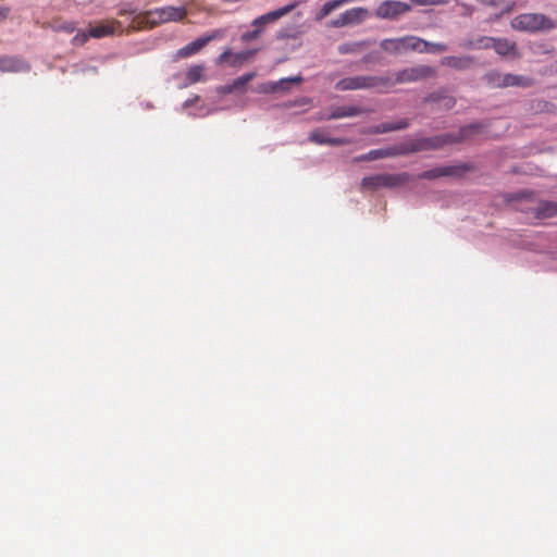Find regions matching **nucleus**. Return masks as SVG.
<instances>
[{
  "label": "nucleus",
  "mask_w": 557,
  "mask_h": 557,
  "mask_svg": "<svg viewBox=\"0 0 557 557\" xmlns=\"http://www.w3.org/2000/svg\"><path fill=\"white\" fill-rule=\"evenodd\" d=\"M476 127L478 126L475 124L461 127L458 135L443 134L433 137L410 138L403 143L405 154L428 150H436L444 147L445 145L458 143L467 138L471 133H473L476 129Z\"/></svg>",
  "instance_id": "obj_1"
},
{
  "label": "nucleus",
  "mask_w": 557,
  "mask_h": 557,
  "mask_svg": "<svg viewBox=\"0 0 557 557\" xmlns=\"http://www.w3.org/2000/svg\"><path fill=\"white\" fill-rule=\"evenodd\" d=\"M556 22L542 13H523L513 17L510 26L519 32H548L556 27Z\"/></svg>",
  "instance_id": "obj_2"
},
{
  "label": "nucleus",
  "mask_w": 557,
  "mask_h": 557,
  "mask_svg": "<svg viewBox=\"0 0 557 557\" xmlns=\"http://www.w3.org/2000/svg\"><path fill=\"white\" fill-rule=\"evenodd\" d=\"M411 178V175L406 172L398 174L381 173L363 177L361 181V188L367 190L395 188L409 183Z\"/></svg>",
  "instance_id": "obj_3"
},
{
  "label": "nucleus",
  "mask_w": 557,
  "mask_h": 557,
  "mask_svg": "<svg viewBox=\"0 0 557 557\" xmlns=\"http://www.w3.org/2000/svg\"><path fill=\"white\" fill-rule=\"evenodd\" d=\"M391 83L388 77L359 75L345 77L335 84V89L339 91L372 89L380 86H387Z\"/></svg>",
  "instance_id": "obj_4"
},
{
  "label": "nucleus",
  "mask_w": 557,
  "mask_h": 557,
  "mask_svg": "<svg viewBox=\"0 0 557 557\" xmlns=\"http://www.w3.org/2000/svg\"><path fill=\"white\" fill-rule=\"evenodd\" d=\"M187 15L185 7H163L144 13L143 18L150 27L161 23L178 22Z\"/></svg>",
  "instance_id": "obj_5"
},
{
  "label": "nucleus",
  "mask_w": 557,
  "mask_h": 557,
  "mask_svg": "<svg viewBox=\"0 0 557 557\" xmlns=\"http://www.w3.org/2000/svg\"><path fill=\"white\" fill-rule=\"evenodd\" d=\"M422 42H423V39L412 36V35H407V36L399 37V38L383 39L380 42V47L382 50H384L385 52H387L389 54L398 55L408 50L422 51L423 50V49H421Z\"/></svg>",
  "instance_id": "obj_6"
},
{
  "label": "nucleus",
  "mask_w": 557,
  "mask_h": 557,
  "mask_svg": "<svg viewBox=\"0 0 557 557\" xmlns=\"http://www.w3.org/2000/svg\"><path fill=\"white\" fill-rule=\"evenodd\" d=\"M435 75V70L429 65H417L412 67H406L395 72L392 76H387L391 83L387 86H394L396 84L414 83L422 79L430 78Z\"/></svg>",
  "instance_id": "obj_7"
},
{
  "label": "nucleus",
  "mask_w": 557,
  "mask_h": 557,
  "mask_svg": "<svg viewBox=\"0 0 557 557\" xmlns=\"http://www.w3.org/2000/svg\"><path fill=\"white\" fill-rule=\"evenodd\" d=\"M224 30L223 29H215L211 34L199 37L195 39L194 41L189 42L188 45L182 47L176 52V58L184 59L189 58L197 52H199L202 48H205L209 42L221 39L224 37Z\"/></svg>",
  "instance_id": "obj_8"
},
{
  "label": "nucleus",
  "mask_w": 557,
  "mask_h": 557,
  "mask_svg": "<svg viewBox=\"0 0 557 557\" xmlns=\"http://www.w3.org/2000/svg\"><path fill=\"white\" fill-rule=\"evenodd\" d=\"M411 10V5L406 2L396 1V0H387L382 2L375 10V15L379 18L384 20H396L400 15L409 12Z\"/></svg>",
  "instance_id": "obj_9"
},
{
  "label": "nucleus",
  "mask_w": 557,
  "mask_h": 557,
  "mask_svg": "<svg viewBox=\"0 0 557 557\" xmlns=\"http://www.w3.org/2000/svg\"><path fill=\"white\" fill-rule=\"evenodd\" d=\"M297 5H298V2H292V3L286 4L277 10L268 12V13L257 17L256 20H253L252 26L260 27L262 29L263 26H265L267 24L273 23V22L277 21L278 18L283 17L284 15L288 14L289 12H292Z\"/></svg>",
  "instance_id": "obj_10"
},
{
  "label": "nucleus",
  "mask_w": 557,
  "mask_h": 557,
  "mask_svg": "<svg viewBox=\"0 0 557 557\" xmlns=\"http://www.w3.org/2000/svg\"><path fill=\"white\" fill-rule=\"evenodd\" d=\"M366 14L367 10L354 8L342 13L336 20L331 22V25L333 27H344L349 24H357L363 20Z\"/></svg>",
  "instance_id": "obj_11"
},
{
  "label": "nucleus",
  "mask_w": 557,
  "mask_h": 557,
  "mask_svg": "<svg viewBox=\"0 0 557 557\" xmlns=\"http://www.w3.org/2000/svg\"><path fill=\"white\" fill-rule=\"evenodd\" d=\"M302 82L301 76L285 77L277 82H265L257 87V91L260 94H272L281 89H285L284 85L287 83L299 84Z\"/></svg>",
  "instance_id": "obj_12"
},
{
  "label": "nucleus",
  "mask_w": 557,
  "mask_h": 557,
  "mask_svg": "<svg viewBox=\"0 0 557 557\" xmlns=\"http://www.w3.org/2000/svg\"><path fill=\"white\" fill-rule=\"evenodd\" d=\"M474 62V58L471 55L455 57L448 55L442 59L441 63L445 66L463 71L471 67Z\"/></svg>",
  "instance_id": "obj_13"
},
{
  "label": "nucleus",
  "mask_w": 557,
  "mask_h": 557,
  "mask_svg": "<svg viewBox=\"0 0 557 557\" xmlns=\"http://www.w3.org/2000/svg\"><path fill=\"white\" fill-rule=\"evenodd\" d=\"M532 212L534 218L540 220L557 216V202L541 201L532 209Z\"/></svg>",
  "instance_id": "obj_14"
},
{
  "label": "nucleus",
  "mask_w": 557,
  "mask_h": 557,
  "mask_svg": "<svg viewBox=\"0 0 557 557\" xmlns=\"http://www.w3.org/2000/svg\"><path fill=\"white\" fill-rule=\"evenodd\" d=\"M493 41H494V37L480 36L475 39L465 40L460 46L467 50H473V49L486 50V49L492 48Z\"/></svg>",
  "instance_id": "obj_15"
},
{
  "label": "nucleus",
  "mask_w": 557,
  "mask_h": 557,
  "mask_svg": "<svg viewBox=\"0 0 557 557\" xmlns=\"http://www.w3.org/2000/svg\"><path fill=\"white\" fill-rule=\"evenodd\" d=\"M503 88L506 87H530L533 81L530 77L515 74H503Z\"/></svg>",
  "instance_id": "obj_16"
},
{
  "label": "nucleus",
  "mask_w": 557,
  "mask_h": 557,
  "mask_svg": "<svg viewBox=\"0 0 557 557\" xmlns=\"http://www.w3.org/2000/svg\"><path fill=\"white\" fill-rule=\"evenodd\" d=\"M362 113V110L356 106H343L337 107L331 111L327 115V120H336L349 116H356Z\"/></svg>",
  "instance_id": "obj_17"
},
{
  "label": "nucleus",
  "mask_w": 557,
  "mask_h": 557,
  "mask_svg": "<svg viewBox=\"0 0 557 557\" xmlns=\"http://www.w3.org/2000/svg\"><path fill=\"white\" fill-rule=\"evenodd\" d=\"M119 26L120 23L116 21L108 22V23H101L94 27H90L89 35L94 38H101L109 35H112L115 30V26Z\"/></svg>",
  "instance_id": "obj_18"
},
{
  "label": "nucleus",
  "mask_w": 557,
  "mask_h": 557,
  "mask_svg": "<svg viewBox=\"0 0 557 557\" xmlns=\"http://www.w3.org/2000/svg\"><path fill=\"white\" fill-rule=\"evenodd\" d=\"M26 69L25 63L13 57H1L0 58V72H20Z\"/></svg>",
  "instance_id": "obj_19"
},
{
  "label": "nucleus",
  "mask_w": 557,
  "mask_h": 557,
  "mask_svg": "<svg viewBox=\"0 0 557 557\" xmlns=\"http://www.w3.org/2000/svg\"><path fill=\"white\" fill-rule=\"evenodd\" d=\"M516 42L510 41L507 38H495L492 48L495 52L502 57L508 55L516 51Z\"/></svg>",
  "instance_id": "obj_20"
},
{
  "label": "nucleus",
  "mask_w": 557,
  "mask_h": 557,
  "mask_svg": "<svg viewBox=\"0 0 557 557\" xmlns=\"http://www.w3.org/2000/svg\"><path fill=\"white\" fill-rule=\"evenodd\" d=\"M480 2L484 5L492 7V8H498L502 4H504L503 10L498 14H496L494 17H491L488 20V22L496 21V20L500 18L504 14L510 13L516 5L515 1L505 3L503 0H481Z\"/></svg>",
  "instance_id": "obj_21"
},
{
  "label": "nucleus",
  "mask_w": 557,
  "mask_h": 557,
  "mask_svg": "<svg viewBox=\"0 0 557 557\" xmlns=\"http://www.w3.org/2000/svg\"><path fill=\"white\" fill-rule=\"evenodd\" d=\"M119 15L120 16H125V15H136L134 21H133V27H140L141 24L145 23V20L143 18V15L141 13H138L137 12V9L134 8L132 4L129 3H125L123 4V7L120 9L119 11Z\"/></svg>",
  "instance_id": "obj_22"
},
{
  "label": "nucleus",
  "mask_w": 557,
  "mask_h": 557,
  "mask_svg": "<svg viewBox=\"0 0 557 557\" xmlns=\"http://www.w3.org/2000/svg\"><path fill=\"white\" fill-rule=\"evenodd\" d=\"M469 170H470V166L465 163L457 164V165L442 166L443 176L460 177Z\"/></svg>",
  "instance_id": "obj_23"
},
{
  "label": "nucleus",
  "mask_w": 557,
  "mask_h": 557,
  "mask_svg": "<svg viewBox=\"0 0 557 557\" xmlns=\"http://www.w3.org/2000/svg\"><path fill=\"white\" fill-rule=\"evenodd\" d=\"M203 72H205L203 65L197 64V65L190 66L188 69V71L186 72V79H187L188 84H196L200 81H203Z\"/></svg>",
  "instance_id": "obj_24"
},
{
  "label": "nucleus",
  "mask_w": 557,
  "mask_h": 557,
  "mask_svg": "<svg viewBox=\"0 0 557 557\" xmlns=\"http://www.w3.org/2000/svg\"><path fill=\"white\" fill-rule=\"evenodd\" d=\"M383 133L406 129L410 126L408 119H400L397 122H385L381 124Z\"/></svg>",
  "instance_id": "obj_25"
},
{
  "label": "nucleus",
  "mask_w": 557,
  "mask_h": 557,
  "mask_svg": "<svg viewBox=\"0 0 557 557\" xmlns=\"http://www.w3.org/2000/svg\"><path fill=\"white\" fill-rule=\"evenodd\" d=\"M256 77L255 72L244 74L232 82L235 91H245L247 84Z\"/></svg>",
  "instance_id": "obj_26"
},
{
  "label": "nucleus",
  "mask_w": 557,
  "mask_h": 557,
  "mask_svg": "<svg viewBox=\"0 0 557 557\" xmlns=\"http://www.w3.org/2000/svg\"><path fill=\"white\" fill-rule=\"evenodd\" d=\"M503 74L497 71H490L484 75L486 84L493 88H503Z\"/></svg>",
  "instance_id": "obj_27"
},
{
  "label": "nucleus",
  "mask_w": 557,
  "mask_h": 557,
  "mask_svg": "<svg viewBox=\"0 0 557 557\" xmlns=\"http://www.w3.org/2000/svg\"><path fill=\"white\" fill-rule=\"evenodd\" d=\"M380 151H381V159L388 158V157L406 156L403 143L397 146H394V147L380 149Z\"/></svg>",
  "instance_id": "obj_28"
},
{
  "label": "nucleus",
  "mask_w": 557,
  "mask_h": 557,
  "mask_svg": "<svg viewBox=\"0 0 557 557\" xmlns=\"http://www.w3.org/2000/svg\"><path fill=\"white\" fill-rule=\"evenodd\" d=\"M421 52H444L447 50V46L443 42H428L423 40L421 45Z\"/></svg>",
  "instance_id": "obj_29"
},
{
  "label": "nucleus",
  "mask_w": 557,
  "mask_h": 557,
  "mask_svg": "<svg viewBox=\"0 0 557 557\" xmlns=\"http://www.w3.org/2000/svg\"><path fill=\"white\" fill-rule=\"evenodd\" d=\"M309 140L318 145H327L329 136L322 129H314L309 134Z\"/></svg>",
  "instance_id": "obj_30"
},
{
  "label": "nucleus",
  "mask_w": 557,
  "mask_h": 557,
  "mask_svg": "<svg viewBox=\"0 0 557 557\" xmlns=\"http://www.w3.org/2000/svg\"><path fill=\"white\" fill-rule=\"evenodd\" d=\"M362 42H348L338 46V52L341 54L359 52L362 48Z\"/></svg>",
  "instance_id": "obj_31"
},
{
  "label": "nucleus",
  "mask_w": 557,
  "mask_h": 557,
  "mask_svg": "<svg viewBox=\"0 0 557 557\" xmlns=\"http://www.w3.org/2000/svg\"><path fill=\"white\" fill-rule=\"evenodd\" d=\"M442 176H443L442 166L424 171L422 174L419 175L420 178H425V180H434V178H438Z\"/></svg>",
  "instance_id": "obj_32"
},
{
  "label": "nucleus",
  "mask_w": 557,
  "mask_h": 557,
  "mask_svg": "<svg viewBox=\"0 0 557 557\" xmlns=\"http://www.w3.org/2000/svg\"><path fill=\"white\" fill-rule=\"evenodd\" d=\"M377 159H381V151L380 149H373L370 150L368 153L357 157L356 161H373Z\"/></svg>",
  "instance_id": "obj_33"
},
{
  "label": "nucleus",
  "mask_w": 557,
  "mask_h": 557,
  "mask_svg": "<svg viewBox=\"0 0 557 557\" xmlns=\"http://www.w3.org/2000/svg\"><path fill=\"white\" fill-rule=\"evenodd\" d=\"M252 55L251 51H243L239 53H233L231 64L236 65L238 63H242L246 60H248Z\"/></svg>",
  "instance_id": "obj_34"
},
{
  "label": "nucleus",
  "mask_w": 557,
  "mask_h": 557,
  "mask_svg": "<svg viewBox=\"0 0 557 557\" xmlns=\"http://www.w3.org/2000/svg\"><path fill=\"white\" fill-rule=\"evenodd\" d=\"M412 4L416 5H440V4H446L448 0H410Z\"/></svg>",
  "instance_id": "obj_35"
},
{
  "label": "nucleus",
  "mask_w": 557,
  "mask_h": 557,
  "mask_svg": "<svg viewBox=\"0 0 557 557\" xmlns=\"http://www.w3.org/2000/svg\"><path fill=\"white\" fill-rule=\"evenodd\" d=\"M261 32H262V29L260 27H256L253 30L243 34L242 39L244 41H249V40L256 39L259 37Z\"/></svg>",
  "instance_id": "obj_36"
},
{
  "label": "nucleus",
  "mask_w": 557,
  "mask_h": 557,
  "mask_svg": "<svg viewBox=\"0 0 557 557\" xmlns=\"http://www.w3.org/2000/svg\"><path fill=\"white\" fill-rule=\"evenodd\" d=\"M233 52L230 49L223 51L216 59V64H223L232 61Z\"/></svg>",
  "instance_id": "obj_37"
},
{
  "label": "nucleus",
  "mask_w": 557,
  "mask_h": 557,
  "mask_svg": "<svg viewBox=\"0 0 557 557\" xmlns=\"http://www.w3.org/2000/svg\"><path fill=\"white\" fill-rule=\"evenodd\" d=\"M89 37V33H78L74 36L73 44L76 46H82L88 40Z\"/></svg>",
  "instance_id": "obj_38"
},
{
  "label": "nucleus",
  "mask_w": 557,
  "mask_h": 557,
  "mask_svg": "<svg viewBox=\"0 0 557 557\" xmlns=\"http://www.w3.org/2000/svg\"><path fill=\"white\" fill-rule=\"evenodd\" d=\"M348 144V140L345 138H332L329 136L327 145L330 146H343Z\"/></svg>",
  "instance_id": "obj_39"
},
{
  "label": "nucleus",
  "mask_w": 557,
  "mask_h": 557,
  "mask_svg": "<svg viewBox=\"0 0 557 557\" xmlns=\"http://www.w3.org/2000/svg\"><path fill=\"white\" fill-rule=\"evenodd\" d=\"M442 99V97L440 96V94L437 92H432L430 95H428L425 98H424V102H437Z\"/></svg>",
  "instance_id": "obj_40"
},
{
  "label": "nucleus",
  "mask_w": 557,
  "mask_h": 557,
  "mask_svg": "<svg viewBox=\"0 0 557 557\" xmlns=\"http://www.w3.org/2000/svg\"><path fill=\"white\" fill-rule=\"evenodd\" d=\"M10 13V8L0 7V23L3 22Z\"/></svg>",
  "instance_id": "obj_41"
},
{
  "label": "nucleus",
  "mask_w": 557,
  "mask_h": 557,
  "mask_svg": "<svg viewBox=\"0 0 557 557\" xmlns=\"http://www.w3.org/2000/svg\"><path fill=\"white\" fill-rule=\"evenodd\" d=\"M443 100L445 101L446 108H453L456 103V100L453 97H443Z\"/></svg>",
  "instance_id": "obj_42"
},
{
  "label": "nucleus",
  "mask_w": 557,
  "mask_h": 557,
  "mask_svg": "<svg viewBox=\"0 0 557 557\" xmlns=\"http://www.w3.org/2000/svg\"><path fill=\"white\" fill-rule=\"evenodd\" d=\"M221 92H223V94H232V92H235V90L233 89V85H232V83H231V84H227V85H225V86H223V87L221 88Z\"/></svg>",
  "instance_id": "obj_43"
},
{
  "label": "nucleus",
  "mask_w": 557,
  "mask_h": 557,
  "mask_svg": "<svg viewBox=\"0 0 557 557\" xmlns=\"http://www.w3.org/2000/svg\"><path fill=\"white\" fill-rule=\"evenodd\" d=\"M371 133H372V134H384V133H383V131H382V126H381V124H379V125H376V126L372 127Z\"/></svg>",
  "instance_id": "obj_44"
},
{
  "label": "nucleus",
  "mask_w": 557,
  "mask_h": 557,
  "mask_svg": "<svg viewBox=\"0 0 557 557\" xmlns=\"http://www.w3.org/2000/svg\"><path fill=\"white\" fill-rule=\"evenodd\" d=\"M300 106H306V104H309L310 103V99L309 98H302L299 100L298 102Z\"/></svg>",
  "instance_id": "obj_45"
},
{
  "label": "nucleus",
  "mask_w": 557,
  "mask_h": 557,
  "mask_svg": "<svg viewBox=\"0 0 557 557\" xmlns=\"http://www.w3.org/2000/svg\"><path fill=\"white\" fill-rule=\"evenodd\" d=\"M369 60H370L369 57H364L362 61L363 62H369Z\"/></svg>",
  "instance_id": "obj_46"
},
{
  "label": "nucleus",
  "mask_w": 557,
  "mask_h": 557,
  "mask_svg": "<svg viewBox=\"0 0 557 557\" xmlns=\"http://www.w3.org/2000/svg\"><path fill=\"white\" fill-rule=\"evenodd\" d=\"M529 195H532V191L523 193V196H529Z\"/></svg>",
  "instance_id": "obj_47"
},
{
  "label": "nucleus",
  "mask_w": 557,
  "mask_h": 557,
  "mask_svg": "<svg viewBox=\"0 0 557 557\" xmlns=\"http://www.w3.org/2000/svg\"><path fill=\"white\" fill-rule=\"evenodd\" d=\"M478 1L480 2L481 0H478Z\"/></svg>",
  "instance_id": "obj_48"
}]
</instances>
